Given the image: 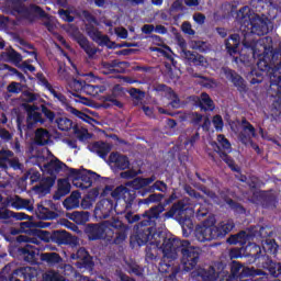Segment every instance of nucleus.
Instances as JSON below:
<instances>
[{
	"label": "nucleus",
	"instance_id": "nucleus-1",
	"mask_svg": "<svg viewBox=\"0 0 281 281\" xmlns=\"http://www.w3.org/2000/svg\"><path fill=\"white\" fill-rule=\"evenodd\" d=\"M263 53L259 55L257 68L251 69L246 78L250 85H261L265 81V76L270 80L271 91L281 93V43L278 48H273V38L266 36L262 40Z\"/></svg>",
	"mask_w": 281,
	"mask_h": 281
},
{
	"label": "nucleus",
	"instance_id": "nucleus-2",
	"mask_svg": "<svg viewBox=\"0 0 281 281\" xmlns=\"http://www.w3.org/2000/svg\"><path fill=\"white\" fill-rule=\"evenodd\" d=\"M269 25H271V20L266 15H255L254 18L243 15L240 19L239 30L244 35L241 43L245 49H250L252 54H256L258 42L252 38V35L265 36V34H269Z\"/></svg>",
	"mask_w": 281,
	"mask_h": 281
},
{
	"label": "nucleus",
	"instance_id": "nucleus-3",
	"mask_svg": "<svg viewBox=\"0 0 281 281\" xmlns=\"http://www.w3.org/2000/svg\"><path fill=\"white\" fill-rule=\"evenodd\" d=\"M164 210H166L165 206L162 204H158L142 214L143 220L134 227L135 240L139 247L149 245V243L157 240V238L161 236V234H159V232H155V228L150 225L155 224V220L159 218V215Z\"/></svg>",
	"mask_w": 281,
	"mask_h": 281
},
{
	"label": "nucleus",
	"instance_id": "nucleus-4",
	"mask_svg": "<svg viewBox=\"0 0 281 281\" xmlns=\"http://www.w3.org/2000/svg\"><path fill=\"white\" fill-rule=\"evenodd\" d=\"M244 258H248L251 265H256L258 269L268 271L272 278H280L281 262L273 260V257L262 254V247L256 243H249L244 248Z\"/></svg>",
	"mask_w": 281,
	"mask_h": 281
},
{
	"label": "nucleus",
	"instance_id": "nucleus-5",
	"mask_svg": "<svg viewBox=\"0 0 281 281\" xmlns=\"http://www.w3.org/2000/svg\"><path fill=\"white\" fill-rule=\"evenodd\" d=\"M236 224L234 220L222 221L216 224V220H206L195 228V236L200 243H210L212 240H223L229 234Z\"/></svg>",
	"mask_w": 281,
	"mask_h": 281
},
{
	"label": "nucleus",
	"instance_id": "nucleus-6",
	"mask_svg": "<svg viewBox=\"0 0 281 281\" xmlns=\"http://www.w3.org/2000/svg\"><path fill=\"white\" fill-rule=\"evenodd\" d=\"M68 177L72 179V186L80 190H89L93 183H106L108 179L89 169L70 168Z\"/></svg>",
	"mask_w": 281,
	"mask_h": 281
},
{
	"label": "nucleus",
	"instance_id": "nucleus-7",
	"mask_svg": "<svg viewBox=\"0 0 281 281\" xmlns=\"http://www.w3.org/2000/svg\"><path fill=\"white\" fill-rule=\"evenodd\" d=\"M160 236L156 239L160 241V249L164 257L167 258V273L172 271V262L179 258L181 251V244L183 240H179L175 237H166V234L159 232Z\"/></svg>",
	"mask_w": 281,
	"mask_h": 281
},
{
	"label": "nucleus",
	"instance_id": "nucleus-8",
	"mask_svg": "<svg viewBox=\"0 0 281 281\" xmlns=\"http://www.w3.org/2000/svg\"><path fill=\"white\" fill-rule=\"evenodd\" d=\"M35 234L37 238L44 240V243H54L55 245H71V247H77L79 245L78 237L67 233L64 229L57 231H43V229H35Z\"/></svg>",
	"mask_w": 281,
	"mask_h": 281
},
{
	"label": "nucleus",
	"instance_id": "nucleus-9",
	"mask_svg": "<svg viewBox=\"0 0 281 281\" xmlns=\"http://www.w3.org/2000/svg\"><path fill=\"white\" fill-rule=\"evenodd\" d=\"M181 263L184 271H192L201 260V250L190 243V240H182L180 245Z\"/></svg>",
	"mask_w": 281,
	"mask_h": 281
},
{
	"label": "nucleus",
	"instance_id": "nucleus-10",
	"mask_svg": "<svg viewBox=\"0 0 281 281\" xmlns=\"http://www.w3.org/2000/svg\"><path fill=\"white\" fill-rule=\"evenodd\" d=\"M37 166L42 170V172H46V175H50V177H56L59 172H69L71 169L67 164L60 161L58 158H54L47 161V157L37 156L36 157ZM43 161H47L44 162Z\"/></svg>",
	"mask_w": 281,
	"mask_h": 281
},
{
	"label": "nucleus",
	"instance_id": "nucleus-11",
	"mask_svg": "<svg viewBox=\"0 0 281 281\" xmlns=\"http://www.w3.org/2000/svg\"><path fill=\"white\" fill-rule=\"evenodd\" d=\"M162 218L164 221L175 218L180 225H186V222L190 221V217H188V205L183 200L173 203L170 210L162 214Z\"/></svg>",
	"mask_w": 281,
	"mask_h": 281
},
{
	"label": "nucleus",
	"instance_id": "nucleus-12",
	"mask_svg": "<svg viewBox=\"0 0 281 281\" xmlns=\"http://www.w3.org/2000/svg\"><path fill=\"white\" fill-rule=\"evenodd\" d=\"M111 227L106 232L108 240H112L114 245H122L128 238V228L120 220H114Z\"/></svg>",
	"mask_w": 281,
	"mask_h": 281
},
{
	"label": "nucleus",
	"instance_id": "nucleus-13",
	"mask_svg": "<svg viewBox=\"0 0 281 281\" xmlns=\"http://www.w3.org/2000/svg\"><path fill=\"white\" fill-rule=\"evenodd\" d=\"M221 74L228 82H231V85H233V87H236L239 93H247V91H249L247 81H245V78H243V76H240L236 70L227 66H223L221 68Z\"/></svg>",
	"mask_w": 281,
	"mask_h": 281
},
{
	"label": "nucleus",
	"instance_id": "nucleus-14",
	"mask_svg": "<svg viewBox=\"0 0 281 281\" xmlns=\"http://www.w3.org/2000/svg\"><path fill=\"white\" fill-rule=\"evenodd\" d=\"M178 45L182 52L183 58L194 67H205V57L196 52L188 50V42L183 37H177Z\"/></svg>",
	"mask_w": 281,
	"mask_h": 281
},
{
	"label": "nucleus",
	"instance_id": "nucleus-15",
	"mask_svg": "<svg viewBox=\"0 0 281 281\" xmlns=\"http://www.w3.org/2000/svg\"><path fill=\"white\" fill-rule=\"evenodd\" d=\"M88 36L101 47H108L109 49H119L117 43L111 42V37L109 35H102V32L93 25L87 26Z\"/></svg>",
	"mask_w": 281,
	"mask_h": 281
},
{
	"label": "nucleus",
	"instance_id": "nucleus-16",
	"mask_svg": "<svg viewBox=\"0 0 281 281\" xmlns=\"http://www.w3.org/2000/svg\"><path fill=\"white\" fill-rule=\"evenodd\" d=\"M112 199H114V201L123 199L126 207H133V203H135V199H137V191L124 186H119L114 189V192H112Z\"/></svg>",
	"mask_w": 281,
	"mask_h": 281
},
{
	"label": "nucleus",
	"instance_id": "nucleus-17",
	"mask_svg": "<svg viewBox=\"0 0 281 281\" xmlns=\"http://www.w3.org/2000/svg\"><path fill=\"white\" fill-rule=\"evenodd\" d=\"M115 211V202L113 199L102 198L95 205L94 216L101 221L109 218Z\"/></svg>",
	"mask_w": 281,
	"mask_h": 281
},
{
	"label": "nucleus",
	"instance_id": "nucleus-18",
	"mask_svg": "<svg viewBox=\"0 0 281 281\" xmlns=\"http://www.w3.org/2000/svg\"><path fill=\"white\" fill-rule=\"evenodd\" d=\"M71 260H77L78 269H93L95 263H93V257L88 252L87 248L80 247L77 254L70 256Z\"/></svg>",
	"mask_w": 281,
	"mask_h": 281
},
{
	"label": "nucleus",
	"instance_id": "nucleus-19",
	"mask_svg": "<svg viewBox=\"0 0 281 281\" xmlns=\"http://www.w3.org/2000/svg\"><path fill=\"white\" fill-rule=\"evenodd\" d=\"M106 224L104 223H89L85 227V234L90 240H102L106 234Z\"/></svg>",
	"mask_w": 281,
	"mask_h": 281
},
{
	"label": "nucleus",
	"instance_id": "nucleus-20",
	"mask_svg": "<svg viewBox=\"0 0 281 281\" xmlns=\"http://www.w3.org/2000/svg\"><path fill=\"white\" fill-rule=\"evenodd\" d=\"M16 12L18 14H23V16L30 21H34V19H36L34 14H37L40 19H47V13L45 10L37 4H30L29 7L20 5L18 7Z\"/></svg>",
	"mask_w": 281,
	"mask_h": 281
},
{
	"label": "nucleus",
	"instance_id": "nucleus-21",
	"mask_svg": "<svg viewBox=\"0 0 281 281\" xmlns=\"http://www.w3.org/2000/svg\"><path fill=\"white\" fill-rule=\"evenodd\" d=\"M74 41L81 47L87 54L88 58H93L98 54V47H94L93 43L89 42V38L85 36L80 31L72 35Z\"/></svg>",
	"mask_w": 281,
	"mask_h": 281
},
{
	"label": "nucleus",
	"instance_id": "nucleus-22",
	"mask_svg": "<svg viewBox=\"0 0 281 281\" xmlns=\"http://www.w3.org/2000/svg\"><path fill=\"white\" fill-rule=\"evenodd\" d=\"M172 109H199V95H189L184 100L179 99V94L169 103Z\"/></svg>",
	"mask_w": 281,
	"mask_h": 281
},
{
	"label": "nucleus",
	"instance_id": "nucleus-23",
	"mask_svg": "<svg viewBox=\"0 0 281 281\" xmlns=\"http://www.w3.org/2000/svg\"><path fill=\"white\" fill-rule=\"evenodd\" d=\"M34 268L22 267L15 269L9 277V281H32L34 280Z\"/></svg>",
	"mask_w": 281,
	"mask_h": 281
},
{
	"label": "nucleus",
	"instance_id": "nucleus-24",
	"mask_svg": "<svg viewBox=\"0 0 281 281\" xmlns=\"http://www.w3.org/2000/svg\"><path fill=\"white\" fill-rule=\"evenodd\" d=\"M112 148L113 146H111V144L103 140L94 142L88 146V150H90V153H95V155H98V157L101 159H106Z\"/></svg>",
	"mask_w": 281,
	"mask_h": 281
},
{
	"label": "nucleus",
	"instance_id": "nucleus-25",
	"mask_svg": "<svg viewBox=\"0 0 281 281\" xmlns=\"http://www.w3.org/2000/svg\"><path fill=\"white\" fill-rule=\"evenodd\" d=\"M38 251L40 250L32 245L19 248L20 256H23L24 262H29L30 265H38Z\"/></svg>",
	"mask_w": 281,
	"mask_h": 281
},
{
	"label": "nucleus",
	"instance_id": "nucleus-26",
	"mask_svg": "<svg viewBox=\"0 0 281 281\" xmlns=\"http://www.w3.org/2000/svg\"><path fill=\"white\" fill-rule=\"evenodd\" d=\"M110 161L114 164L116 170H128V168H131V160L126 155L120 153L110 154Z\"/></svg>",
	"mask_w": 281,
	"mask_h": 281
},
{
	"label": "nucleus",
	"instance_id": "nucleus-27",
	"mask_svg": "<svg viewBox=\"0 0 281 281\" xmlns=\"http://www.w3.org/2000/svg\"><path fill=\"white\" fill-rule=\"evenodd\" d=\"M161 241L151 240L145 249V260L147 262H153V260H157L159 258V250L161 249Z\"/></svg>",
	"mask_w": 281,
	"mask_h": 281
},
{
	"label": "nucleus",
	"instance_id": "nucleus-28",
	"mask_svg": "<svg viewBox=\"0 0 281 281\" xmlns=\"http://www.w3.org/2000/svg\"><path fill=\"white\" fill-rule=\"evenodd\" d=\"M198 109H200L204 113H207V111H214V109H216V105L214 104V100H212V97H210L207 92H202L200 94L199 101H198Z\"/></svg>",
	"mask_w": 281,
	"mask_h": 281
},
{
	"label": "nucleus",
	"instance_id": "nucleus-29",
	"mask_svg": "<svg viewBox=\"0 0 281 281\" xmlns=\"http://www.w3.org/2000/svg\"><path fill=\"white\" fill-rule=\"evenodd\" d=\"M225 47L229 56L238 54V47H240V35L236 33L229 35L228 38L225 41Z\"/></svg>",
	"mask_w": 281,
	"mask_h": 281
},
{
	"label": "nucleus",
	"instance_id": "nucleus-30",
	"mask_svg": "<svg viewBox=\"0 0 281 281\" xmlns=\"http://www.w3.org/2000/svg\"><path fill=\"white\" fill-rule=\"evenodd\" d=\"M71 192V184L67 179H59L57 182V191L53 195L54 201H60L63 196H67Z\"/></svg>",
	"mask_w": 281,
	"mask_h": 281
},
{
	"label": "nucleus",
	"instance_id": "nucleus-31",
	"mask_svg": "<svg viewBox=\"0 0 281 281\" xmlns=\"http://www.w3.org/2000/svg\"><path fill=\"white\" fill-rule=\"evenodd\" d=\"M279 249L280 246L276 239H266V241L262 244L261 251L263 256H270V258L273 256V258H276V256H278Z\"/></svg>",
	"mask_w": 281,
	"mask_h": 281
},
{
	"label": "nucleus",
	"instance_id": "nucleus-32",
	"mask_svg": "<svg viewBox=\"0 0 281 281\" xmlns=\"http://www.w3.org/2000/svg\"><path fill=\"white\" fill-rule=\"evenodd\" d=\"M56 184V177L50 176L43 178L40 186H36L35 189L37 192H42V194H49L52 192V188Z\"/></svg>",
	"mask_w": 281,
	"mask_h": 281
},
{
	"label": "nucleus",
	"instance_id": "nucleus-33",
	"mask_svg": "<svg viewBox=\"0 0 281 281\" xmlns=\"http://www.w3.org/2000/svg\"><path fill=\"white\" fill-rule=\"evenodd\" d=\"M68 218L76 223V225H85L89 221L91 214L88 211H75L67 214Z\"/></svg>",
	"mask_w": 281,
	"mask_h": 281
},
{
	"label": "nucleus",
	"instance_id": "nucleus-34",
	"mask_svg": "<svg viewBox=\"0 0 281 281\" xmlns=\"http://www.w3.org/2000/svg\"><path fill=\"white\" fill-rule=\"evenodd\" d=\"M154 181H157V177L155 175L149 178L137 177L131 182V186L133 188L132 190L136 192V190H142L150 186V183H154Z\"/></svg>",
	"mask_w": 281,
	"mask_h": 281
},
{
	"label": "nucleus",
	"instance_id": "nucleus-35",
	"mask_svg": "<svg viewBox=\"0 0 281 281\" xmlns=\"http://www.w3.org/2000/svg\"><path fill=\"white\" fill-rule=\"evenodd\" d=\"M52 138V134L46 128L40 127L35 131V144L36 146H47L49 144V139Z\"/></svg>",
	"mask_w": 281,
	"mask_h": 281
},
{
	"label": "nucleus",
	"instance_id": "nucleus-36",
	"mask_svg": "<svg viewBox=\"0 0 281 281\" xmlns=\"http://www.w3.org/2000/svg\"><path fill=\"white\" fill-rule=\"evenodd\" d=\"M40 258L42 262H46L49 267H54L63 262V257H60L58 252H42Z\"/></svg>",
	"mask_w": 281,
	"mask_h": 281
},
{
	"label": "nucleus",
	"instance_id": "nucleus-37",
	"mask_svg": "<svg viewBox=\"0 0 281 281\" xmlns=\"http://www.w3.org/2000/svg\"><path fill=\"white\" fill-rule=\"evenodd\" d=\"M1 58L2 60H7V63L19 65V63H22L23 60V55L14 50V48H10V50L1 53Z\"/></svg>",
	"mask_w": 281,
	"mask_h": 281
},
{
	"label": "nucleus",
	"instance_id": "nucleus-38",
	"mask_svg": "<svg viewBox=\"0 0 281 281\" xmlns=\"http://www.w3.org/2000/svg\"><path fill=\"white\" fill-rule=\"evenodd\" d=\"M36 216L37 218H40V221H54V218H56L58 214L43 205H38Z\"/></svg>",
	"mask_w": 281,
	"mask_h": 281
},
{
	"label": "nucleus",
	"instance_id": "nucleus-39",
	"mask_svg": "<svg viewBox=\"0 0 281 281\" xmlns=\"http://www.w3.org/2000/svg\"><path fill=\"white\" fill-rule=\"evenodd\" d=\"M260 203L263 210H276L278 207V198L273 194H263Z\"/></svg>",
	"mask_w": 281,
	"mask_h": 281
},
{
	"label": "nucleus",
	"instance_id": "nucleus-40",
	"mask_svg": "<svg viewBox=\"0 0 281 281\" xmlns=\"http://www.w3.org/2000/svg\"><path fill=\"white\" fill-rule=\"evenodd\" d=\"M80 205V192L72 191L70 196L64 201V207L66 210H76Z\"/></svg>",
	"mask_w": 281,
	"mask_h": 281
},
{
	"label": "nucleus",
	"instance_id": "nucleus-41",
	"mask_svg": "<svg viewBox=\"0 0 281 281\" xmlns=\"http://www.w3.org/2000/svg\"><path fill=\"white\" fill-rule=\"evenodd\" d=\"M11 206L14 210H27V212H32L34 210L33 206H30V200L27 199H22L19 195H15L13 201L11 202Z\"/></svg>",
	"mask_w": 281,
	"mask_h": 281
},
{
	"label": "nucleus",
	"instance_id": "nucleus-42",
	"mask_svg": "<svg viewBox=\"0 0 281 281\" xmlns=\"http://www.w3.org/2000/svg\"><path fill=\"white\" fill-rule=\"evenodd\" d=\"M218 150H216V153L220 155L221 159L225 161V164L228 166V168H231V170L233 172H240V167H238L236 165V161L234 160V158H232V156L227 155V153L222 151L221 147H217Z\"/></svg>",
	"mask_w": 281,
	"mask_h": 281
},
{
	"label": "nucleus",
	"instance_id": "nucleus-43",
	"mask_svg": "<svg viewBox=\"0 0 281 281\" xmlns=\"http://www.w3.org/2000/svg\"><path fill=\"white\" fill-rule=\"evenodd\" d=\"M212 146L217 148L215 151L218 150V148L222 153L223 150H227V153L232 151V143H229V139H227L223 134L217 135V143H212Z\"/></svg>",
	"mask_w": 281,
	"mask_h": 281
},
{
	"label": "nucleus",
	"instance_id": "nucleus-44",
	"mask_svg": "<svg viewBox=\"0 0 281 281\" xmlns=\"http://www.w3.org/2000/svg\"><path fill=\"white\" fill-rule=\"evenodd\" d=\"M20 226L22 229H33V227H37L38 229H47V227H52V223L43 221L32 222V220H30L29 222H22Z\"/></svg>",
	"mask_w": 281,
	"mask_h": 281
},
{
	"label": "nucleus",
	"instance_id": "nucleus-45",
	"mask_svg": "<svg viewBox=\"0 0 281 281\" xmlns=\"http://www.w3.org/2000/svg\"><path fill=\"white\" fill-rule=\"evenodd\" d=\"M154 91L157 93H166L168 100H175L177 98V92L172 88L168 87L166 83H158L155 86Z\"/></svg>",
	"mask_w": 281,
	"mask_h": 281
},
{
	"label": "nucleus",
	"instance_id": "nucleus-46",
	"mask_svg": "<svg viewBox=\"0 0 281 281\" xmlns=\"http://www.w3.org/2000/svg\"><path fill=\"white\" fill-rule=\"evenodd\" d=\"M199 278H201L202 281H216V270L214 267H210L209 269H201L198 272Z\"/></svg>",
	"mask_w": 281,
	"mask_h": 281
},
{
	"label": "nucleus",
	"instance_id": "nucleus-47",
	"mask_svg": "<svg viewBox=\"0 0 281 281\" xmlns=\"http://www.w3.org/2000/svg\"><path fill=\"white\" fill-rule=\"evenodd\" d=\"M161 201H164V194L153 193L146 199H138L137 203L138 206L142 207V205H148L149 203H161Z\"/></svg>",
	"mask_w": 281,
	"mask_h": 281
},
{
	"label": "nucleus",
	"instance_id": "nucleus-48",
	"mask_svg": "<svg viewBox=\"0 0 281 281\" xmlns=\"http://www.w3.org/2000/svg\"><path fill=\"white\" fill-rule=\"evenodd\" d=\"M69 86L72 91H76V93H78V91H87L89 89H93L92 85H88L87 81L80 79H74Z\"/></svg>",
	"mask_w": 281,
	"mask_h": 281
},
{
	"label": "nucleus",
	"instance_id": "nucleus-49",
	"mask_svg": "<svg viewBox=\"0 0 281 281\" xmlns=\"http://www.w3.org/2000/svg\"><path fill=\"white\" fill-rule=\"evenodd\" d=\"M198 190H200V192H203V194L209 196V199H212V201L216 205H223V200H221V198H218V194H216V192L207 189V187L201 184L200 187H198Z\"/></svg>",
	"mask_w": 281,
	"mask_h": 281
},
{
	"label": "nucleus",
	"instance_id": "nucleus-50",
	"mask_svg": "<svg viewBox=\"0 0 281 281\" xmlns=\"http://www.w3.org/2000/svg\"><path fill=\"white\" fill-rule=\"evenodd\" d=\"M55 123L57 124V127L59 128V131H71V128H74V121L67 119V117H57L55 120Z\"/></svg>",
	"mask_w": 281,
	"mask_h": 281
},
{
	"label": "nucleus",
	"instance_id": "nucleus-51",
	"mask_svg": "<svg viewBox=\"0 0 281 281\" xmlns=\"http://www.w3.org/2000/svg\"><path fill=\"white\" fill-rule=\"evenodd\" d=\"M103 109H111V106H117V109H123L124 104L120 102L113 95H106L104 97V101L101 104Z\"/></svg>",
	"mask_w": 281,
	"mask_h": 281
},
{
	"label": "nucleus",
	"instance_id": "nucleus-52",
	"mask_svg": "<svg viewBox=\"0 0 281 281\" xmlns=\"http://www.w3.org/2000/svg\"><path fill=\"white\" fill-rule=\"evenodd\" d=\"M53 94V97L58 100V102H60L61 106H64V109L66 111H69V109H71L72 106L69 104V100H67V97H65V94H63L61 92L56 91L54 88L53 90L49 92Z\"/></svg>",
	"mask_w": 281,
	"mask_h": 281
},
{
	"label": "nucleus",
	"instance_id": "nucleus-53",
	"mask_svg": "<svg viewBox=\"0 0 281 281\" xmlns=\"http://www.w3.org/2000/svg\"><path fill=\"white\" fill-rule=\"evenodd\" d=\"M13 153L11 150L2 149L0 151V168L3 170H8V164H10V157H12Z\"/></svg>",
	"mask_w": 281,
	"mask_h": 281
},
{
	"label": "nucleus",
	"instance_id": "nucleus-54",
	"mask_svg": "<svg viewBox=\"0 0 281 281\" xmlns=\"http://www.w3.org/2000/svg\"><path fill=\"white\" fill-rule=\"evenodd\" d=\"M24 181H27L30 179L31 183H38L41 181V172L34 169H29L24 176H23Z\"/></svg>",
	"mask_w": 281,
	"mask_h": 281
},
{
	"label": "nucleus",
	"instance_id": "nucleus-55",
	"mask_svg": "<svg viewBox=\"0 0 281 281\" xmlns=\"http://www.w3.org/2000/svg\"><path fill=\"white\" fill-rule=\"evenodd\" d=\"M40 111H42L44 117L49 122V124H54L56 120V112L52 111L47 105L42 104L40 108Z\"/></svg>",
	"mask_w": 281,
	"mask_h": 281
},
{
	"label": "nucleus",
	"instance_id": "nucleus-56",
	"mask_svg": "<svg viewBox=\"0 0 281 281\" xmlns=\"http://www.w3.org/2000/svg\"><path fill=\"white\" fill-rule=\"evenodd\" d=\"M108 180L105 182H97L100 184L101 187V196H109V194H111V196H113V192H115V190H113V186L109 184V178H106Z\"/></svg>",
	"mask_w": 281,
	"mask_h": 281
},
{
	"label": "nucleus",
	"instance_id": "nucleus-57",
	"mask_svg": "<svg viewBox=\"0 0 281 281\" xmlns=\"http://www.w3.org/2000/svg\"><path fill=\"white\" fill-rule=\"evenodd\" d=\"M127 93L133 98V100H136L137 102H142L144 98H146V92L137 89V88H131Z\"/></svg>",
	"mask_w": 281,
	"mask_h": 281
},
{
	"label": "nucleus",
	"instance_id": "nucleus-58",
	"mask_svg": "<svg viewBox=\"0 0 281 281\" xmlns=\"http://www.w3.org/2000/svg\"><path fill=\"white\" fill-rule=\"evenodd\" d=\"M25 88L24 85L22 83H19L16 81H12L8 87H7V91L9 93H15V94H19V93H23V89Z\"/></svg>",
	"mask_w": 281,
	"mask_h": 281
},
{
	"label": "nucleus",
	"instance_id": "nucleus-59",
	"mask_svg": "<svg viewBox=\"0 0 281 281\" xmlns=\"http://www.w3.org/2000/svg\"><path fill=\"white\" fill-rule=\"evenodd\" d=\"M44 279L46 281H66L65 277L54 270H49L48 272H46Z\"/></svg>",
	"mask_w": 281,
	"mask_h": 281
},
{
	"label": "nucleus",
	"instance_id": "nucleus-60",
	"mask_svg": "<svg viewBox=\"0 0 281 281\" xmlns=\"http://www.w3.org/2000/svg\"><path fill=\"white\" fill-rule=\"evenodd\" d=\"M183 190L191 199H195L196 201L203 200V195L196 192L190 184H186Z\"/></svg>",
	"mask_w": 281,
	"mask_h": 281
},
{
	"label": "nucleus",
	"instance_id": "nucleus-61",
	"mask_svg": "<svg viewBox=\"0 0 281 281\" xmlns=\"http://www.w3.org/2000/svg\"><path fill=\"white\" fill-rule=\"evenodd\" d=\"M228 206L231 210H233V212H235V214H245L246 212L245 206L234 200L228 201Z\"/></svg>",
	"mask_w": 281,
	"mask_h": 281
},
{
	"label": "nucleus",
	"instance_id": "nucleus-62",
	"mask_svg": "<svg viewBox=\"0 0 281 281\" xmlns=\"http://www.w3.org/2000/svg\"><path fill=\"white\" fill-rule=\"evenodd\" d=\"M36 78L38 80V83L42 87H45V89H47V91H52L54 89V87L52 86V83H49V81L47 80V78H45V75H43V72H37L36 74Z\"/></svg>",
	"mask_w": 281,
	"mask_h": 281
},
{
	"label": "nucleus",
	"instance_id": "nucleus-63",
	"mask_svg": "<svg viewBox=\"0 0 281 281\" xmlns=\"http://www.w3.org/2000/svg\"><path fill=\"white\" fill-rule=\"evenodd\" d=\"M155 190H157V192H168V184L161 180H157L151 186V192H155Z\"/></svg>",
	"mask_w": 281,
	"mask_h": 281
},
{
	"label": "nucleus",
	"instance_id": "nucleus-64",
	"mask_svg": "<svg viewBox=\"0 0 281 281\" xmlns=\"http://www.w3.org/2000/svg\"><path fill=\"white\" fill-rule=\"evenodd\" d=\"M241 125L244 126V131H248L250 133L251 137H256V127H254L247 119H241Z\"/></svg>",
	"mask_w": 281,
	"mask_h": 281
}]
</instances>
